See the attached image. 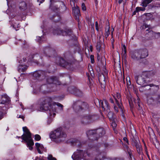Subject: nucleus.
Returning a JSON list of instances; mask_svg holds the SVG:
<instances>
[{
    "mask_svg": "<svg viewBox=\"0 0 160 160\" xmlns=\"http://www.w3.org/2000/svg\"><path fill=\"white\" fill-rule=\"evenodd\" d=\"M111 121L112 122V123L111 124V126L112 127L113 130H114L117 126V124L115 122V119L114 120V121Z\"/></svg>",
    "mask_w": 160,
    "mask_h": 160,
    "instance_id": "nucleus-33",
    "label": "nucleus"
},
{
    "mask_svg": "<svg viewBox=\"0 0 160 160\" xmlns=\"http://www.w3.org/2000/svg\"><path fill=\"white\" fill-rule=\"evenodd\" d=\"M123 140L125 142H126L127 144H129L128 140L126 137H124L123 138Z\"/></svg>",
    "mask_w": 160,
    "mask_h": 160,
    "instance_id": "nucleus-39",
    "label": "nucleus"
},
{
    "mask_svg": "<svg viewBox=\"0 0 160 160\" xmlns=\"http://www.w3.org/2000/svg\"><path fill=\"white\" fill-rule=\"evenodd\" d=\"M149 35L152 38H156V34H158V37H160V32H156L152 31H150L149 33Z\"/></svg>",
    "mask_w": 160,
    "mask_h": 160,
    "instance_id": "nucleus-27",
    "label": "nucleus"
},
{
    "mask_svg": "<svg viewBox=\"0 0 160 160\" xmlns=\"http://www.w3.org/2000/svg\"><path fill=\"white\" fill-rule=\"evenodd\" d=\"M130 154H128L129 155V157L130 158L131 160H135V158H132V153L131 152H130Z\"/></svg>",
    "mask_w": 160,
    "mask_h": 160,
    "instance_id": "nucleus-41",
    "label": "nucleus"
},
{
    "mask_svg": "<svg viewBox=\"0 0 160 160\" xmlns=\"http://www.w3.org/2000/svg\"><path fill=\"white\" fill-rule=\"evenodd\" d=\"M3 113L2 112H0V120L3 118Z\"/></svg>",
    "mask_w": 160,
    "mask_h": 160,
    "instance_id": "nucleus-43",
    "label": "nucleus"
},
{
    "mask_svg": "<svg viewBox=\"0 0 160 160\" xmlns=\"http://www.w3.org/2000/svg\"><path fill=\"white\" fill-rule=\"evenodd\" d=\"M23 130L24 133L21 138L27 143V146L29 150H31L33 148L32 146L34 145V142L31 138V133L26 127L23 128Z\"/></svg>",
    "mask_w": 160,
    "mask_h": 160,
    "instance_id": "nucleus-3",
    "label": "nucleus"
},
{
    "mask_svg": "<svg viewBox=\"0 0 160 160\" xmlns=\"http://www.w3.org/2000/svg\"><path fill=\"white\" fill-rule=\"evenodd\" d=\"M84 152L82 150H77L72 156L73 160H80L83 157Z\"/></svg>",
    "mask_w": 160,
    "mask_h": 160,
    "instance_id": "nucleus-11",
    "label": "nucleus"
},
{
    "mask_svg": "<svg viewBox=\"0 0 160 160\" xmlns=\"http://www.w3.org/2000/svg\"><path fill=\"white\" fill-rule=\"evenodd\" d=\"M72 89V88H68L69 92L71 93H73L75 94L76 95L78 96H81L82 94V92L80 91L79 90L77 89V88H74V90L75 92H72L71 91V89Z\"/></svg>",
    "mask_w": 160,
    "mask_h": 160,
    "instance_id": "nucleus-20",
    "label": "nucleus"
},
{
    "mask_svg": "<svg viewBox=\"0 0 160 160\" xmlns=\"http://www.w3.org/2000/svg\"><path fill=\"white\" fill-rule=\"evenodd\" d=\"M49 137L52 141L59 143L65 140L67 134L62 131V128H59L51 131L49 134Z\"/></svg>",
    "mask_w": 160,
    "mask_h": 160,
    "instance_id": "nucleus-2",
    "label": "nucleus"
},
{
    "mask_svg": "<svg viewBox=\"0 0 160 160\" xmlns=\"http://www.w3.org/2000/svg\"><path fill=\"white\" fill-rule=\"evenodd\" d=\"M72 88V89H71V91H72V92H75V91L74 90V88H74L72 87H69L68 88Z\"/></svg>",
    "mask_w": 160,
    "mask_h": 160,
    "instance_id": "nucleus-48",
    "label": "nucleus"
},
{
    "mask_svg": "<svg viewBox=\"0 0 160 160\" xmlns=\"http://www.w3.org/2000/svg\"><path fill=\"white\" fill-rule=\"evenodd\" d=\"M135 103L136 105H137L139 107H140L139 100V98H137V100H135Z\"/></svg>",
    "mask_w": 160,
    "mask_h": 160,
    "instance_id": "nucleus-37",
    "label": "nucleus"
},
{
    "mask_svg": "<svg viewBox=\"0 0 160 160\" xmlns=\"http://www.w3.org/2000/svg\"><path fill=\"white\" fill-rule=\"evenodd\" d=\"M155 87H156V88H157L158 89V86L156 85H155Z\"/></svg>",
    "mask_w": 160,
    "mask_h": 160,
    "instance_id": "nucleus-60",
    "label": "nucleus"
},
{
    "mask_svg": "<svg viewBox=\"0 0 160 160\" xmlns=\"http://www.w3.org/2000/svg\"><path fill=\"white\" fill-rule=\"evenodd\" d=\"M48 159L49 160H56V159L53 157L52 155H49L48 157Z\"/></svg>",
    "mask_w": 160,
    "mask_h": 160,
    "instance_id": "nucleus-35",
    "label": "nucleus"
},
{
    "mask_svg": "<svg viewBox=\"0 0 160 160\" xmlns=\"http://www.w3.org/2000/svg\"><path fill=\"white\" fill-rule=\"evenodd\" d=\"M53 91V90H47V91H45V92H51Z\"/></svg>",
    "mask_w": 160,
    "mask_h": 160,
    "instance_id": "nucleus-55",
    "label": "nucleus"
},
{
    "mask_svg": "<svg viewBox=\"0 0 160 160\" xmlns=\"http://www.w3.org/2000/svg\"><path fill=\"white\" fill-rule=\"evenodd\" d=\"M91 62L92 63H93L94 62V56L93 55H91L90 57Z\"/></svg>",
    "mask_w": 160,
    "mask_h": 160,
    "instance_id": "nucleus-38",
    "label": "nucleus"
},
{
    "mask_svg": "<svg viewBox=\"0 0 160 160\" xmlns=\"http://www.w3.org/2000/svg\"><path fill=\"white\" fill-rule=\"evenodd\" d=\"M150 3L149 2H148L147 0H142V6L145 7H147L148 4Z\"/></svg>",
    "mask_w": 160,
    "mask_h": 160,
    "instance_id": "nucleus-29",
    "label": "nucleus"
},
{
    "mask_svg": "<svg viewBox=\"0 0 160 160\" xmlns=\"http://www.w3.org/2000/svg\"><path fill=\"white\" fill-rule=\"evenodd\" d=\"M35 146L38 152L40 154L42 153V151L44 150V148L43 145L38 143H36Z\"/></svg>",
    "mask_w": 160,
    "mask_h": 160,
    "instance_id": "nucleus-21",
    "label": "nucleus"
},
{
    "mask_svg": "<svg viewBox=\"0 0 160 160\" xmlns=\"http://www.w3.org/2000/svg\"><path fill=\"white\" fill-rule=\"evenodd\" d=\"M114 110H115V112H118V107H117L116 106H114Z\"/></svg>",
    "mask_w": 160,
    "mask_h": 160,
    "instance_id": "nucleus-46",
    "label": "nucleus"
},
{
    "mask_svg": "<svg viewBox=\"0 0 160 160\" xmlns=\"http://www.w3.org/2000/svg\"><path fill=\"white\" fill-rule=\"evenodd\" d=\"M155 73L153 72H143L141 75H137L135 77V79L137 83L142 87H145L148 86V84L144 85L146 83V81L144 77H148L152 75H154Z\"/></svg>",
    "mask_w": 160,
    "mask_h": 160,
    "instance_id": "nucleus-4",
    "label": "nucleus"
},
{
    "mask_svg": "<svg viewBox=\"0 0 160 160\" xmlns=\"http://www.w3.org/2000/svg\"><path fill=\"white\" fill-rule=\"evenodd\" d=\"M95 154L96 155L94 160H108L105 159V153L103 152H100L98 148L95 149Z\"/></svg>",
    "mask_w": 160,
    "mask_h": 160,
    "instance_id": "nucleus-9",
    "label": "nucleus"
},
{
    "mask_svg": "<svg viewBox=\"0 0 160 160\" xmlns=\"http://www.w3.org/2000/svg\"><path fill=\"white\" fill-rule=\"evenodd\" d=\"M105 133V131L103 128H99L96 130L89 131L88 132L87 134L89 135L91 137L93 136V137L98 136L100 137L103 135Z\"/></svg>",
    "mask_w": 160,
    "mask_h": 160,
    "instance_id": "nucleus-6",
    "label": "nucleus"
},
{
    "mask_svg": "<svg viewBox=\"0 0 160 160\" xmlns=\"http://www.w3.org/2000/svg\"><path fill=\"white\" fill-rule=\"evenodd\" d=\"M71 142L74 145H79V141L77 139H73L72 141Z\"/></svg>",
    "mask_w": 160,
    "mask_h": 160,
    "instance_id": "nucleus-30",
    "label": "nucleus"
},
{
    "mask_svg": "<svg viewBox=\"0 0 160 160\" xmlns=\"http://www.w3.org/2000/svg\"><path fill=\"white\" fill-rule=\"evenodd\" d=\"M109 29L110 27L109 26H108L106 27L105 30V34L106 38H107L110 34Z\"/></svg>",
    "mask_w": 160,
    "mask_h": 160,
    "instance_id": "nucleus-28",
    "label": "nucleus"
},
{
    "mask_svg": "<svg viewBox=\"0 0 160 160\" xmlns=\"http://www.w3.org/2000/svg\"><path fill=\"white\" fill-rule=\"evenodd\" d=\"M28 68L26 65H19L18 68V71L19 72H24Z\"/></svg>",
    "mask_w": 160,
    "mask_h": 160,
    "instance_id": "nucleus-23",
    "label": "nucleus"
},
{
    "mask_svg": "<svg viewBox=\"0 0 160 160\" xmlns=\"http://www.w3.org/2000/svg\"><path fill=\"white\" fill-rule=\"evenodd\" d=\"M103 81H105V78H104V76H103Z\"/></svg>",
    "mask_w": 160,
    "mask_h": 160,
    "instance_id": "nucleus-63",
    "label": "nucleus"
},
{
    "mask_svg": "<svg viewBox=\"0 0 160 160\" xmlns=\"http://www.w3.org/2000/svg\"><path fill=\"white\" fill-rule=\"evenodd\" d=\"M124 147L125 150H127L128 154H130V152H131V151L130 149L129 148L128 146L127 145H125Z\"/></svg>",
    "mask_w": 160,
    "mask_h": 160,
    "instance_id": "nucleus-31",
    "label": "nucleus"
},
{
    "mask_svg": "<svg viewBox=\"0 0 160 160\" xmlns=\"http://www.w3.org/2000/svg\"><path fill=\"white\" fill-rule=\"evenodd\" d=\"M44 1V0H38V2L40 3L39 5H40V4L42 3Z\"/></svg>",
    "mask_w": 160,
    "mask_h": 160,
    "instance_id": "nucleus-47",
    "label": "nucleus"
},
{
    "mask_svg": "<svg viewBox=\"0 0 160 160\" xmlns=\"http://www.w3.org/2000/svg\"><path fill=\"white\" fill-rule=\"evenodd\" d=\"M22 61H22V60H21V61H20H20H19V63H22V62H26V58H23V60H22Z\"/></svg>",
    "mask_w": 160,
    "mask_h": 160,
    "instance_id": "nucleus-45",
    "label": "nucleus"
},
{
    "mask_svg": "<svg viewBox=\"0 0 160 160\" xmlns=\"http://www.w3.org/2000/svg\"><path fill=\"white\" fill-rule=\"evenodd\" d=\"M99 118L98 115H88L83 117L82 120V122L84 124L92 123L98 120Z\"/></svg>",
    "mask_w": 160,
    "mask_h": 160,
    "instance_id": "nucleus-5",
    "label": "nucleus"
},
{
    "mask_svg": "<svg viewBox=\"0 0 160 160\" xmlns=\"http://www.w3.org/2000/svg\"><path fill=\"white\" fill-rule=\"evenodd\" d=\"M98 40L96 48L97 50V52L98 58L100 57L99 53L101 50V47L103 44L104 39V37L101 35H100L98 37Z\"/></svg>",
    "mask_w": 160,
    "mask_h": 160,
    "instance_id": "nucleus-10",
    "label": "nucleus"
},
{
    "mask_svg": "<svg viewBox=\"0 0 160 160\" xmlns=\"http://www.w3.org/2000/svg\"><path fill=\"white\" fill-rule=\"evenodd\" d=\"M95 27L96 29L98 31V22H95Z\"/></svg>",
    "mask_w": 160,
    "mask_h": 160,
    "instance_id": "nucleus-42",
    "label": "nucleus"
},
{
    "mask_svg": "<svg viewBox=\"0 0 160 160\" xmlns=\"http://www.w3.org/2000/svg\"><path fill=\"white\" fill-rule=\"evenodd\" d=\"M73 12L76 16V18H78L80 15V11L78 8H72Z\"/></svg>",
    "mask_w": 160,
    "mask_h": 160,
    "instance_id": "nucleus-24",
    "label": "nucleus"
},
{
    "mask_svg": "<svg viewBox=\"0 0 160 160\" xmlns=\"http://www.w3.org/2000/svg\"><path fill=\"white\" fill-rule=\"evenodd\" d=\"M122 1H123V0H118V3L120 4L122 2Z\"/></svg>",
    "mask_w": 160,
    "mask_h": 160,
    "instance_id": "nucleus-54",
    "label": "nucleus"
},
{
    "mask_svg": "<svg viewBox=\"0 0 160 160\" xmlns=\"http://www.w3.org/2000/svg\"><path fill=\"white\" fill-rule=\"evenodd\" d=\"M145 9V8L139 7H138L136 8V11L137 12H138L139 11H144Z\"/></svg>",
    "mask_w": 160,
    "mask_h": 160,
    "instance_id": "nucleus-34",
    "label": "nucleus"
},
{
    "mask_svg": "<svg viewBox=\"0 0 160 160\" xmlns=\"http://www.w3.org/2000/svg\"><path fill=\"white\" fill-rule=\"evenodd\" d=\"M131 139L132 140V145L133 146H135L137 148L138 152H140L141 149V145L138 136L136 135L135 136H133L131 138Z\"/></svg>",
    "mask_w": 160,
    "mask_h": 160,
    "instance_id": "nucleus-8",
    "label": "nucleus"
},
{
    "mask_svg": "<svg viewBox=\"0 0 160 160\" xmlns=\"http://www.w3.org/2000/svg\"><path fill=\"white\" fill-rule=\"evenodd\" d=\"M58 32L57 33V34L61 35L62 36H70L72 34V31L71 30L66 29L65 31L58 30H57Z\"/></svg>",
    "mask_w": 160,
    "mask_h": 160,
    "instance_id": "nucleus-15",
    "label": "nucleus"
},
{
    "mask_svg": "<svg viewBox=\"0 0 160 160\" xmlns=\"http://www.w3.org/2000/svg\"><path fill=\"white\" fill-rule=\"evenodd\" d=\"M99 79V81H101V80H101V78H100Z\"/></svg>",
    "mask_w": 160,
    "mask_h": 160,
    "instance_id": "nucleus-64",
    "label": "nucleus"
},
{
    "mask_svg": "<svg viewBox=\"0 0 160 160\" xmlns=\"http://www.w3.org/2000/svg\"><path fill=\"white\" fill-rule=\"evenodd\" d=\"M149 86H150V87H152V86H153V85H152V84H150V85H149Z\"/></svg>",
    "mask_w": 160,
    "mask_h": 160,
    "instance_id": "nucleus-62",
    "label": "nucleus"
},
{
    "mask_svg": "<svg viewBox=\"0 0 160 160\" xmlns=\"http://www.w3.org/2000/svg\"><path fill=\"white\" fill-rule=\"evenodd\" d=\"M60 64L63 67H67L69 68L71 67V63L65 61L63 58H60L59 59Z\"/></svg>",
    "mask_w": 160,
    "mask_h": 160,
    "instance_id": "nucleus-16",
    "label": "nucleus"
},
{
    "mask_svg": "<svg viewBox=\"0 0 160 160\" xmlns=\"http://www.w3.org/2000/svg\"><path fill=\"white\" fill-rule=\"evenodd\" d=\"M10 99L8 97L6 94L2 96V100L0 102L1 104H5L8 103Z\"/></svg>",
    "mask_w": 160,
    "mask_h": 160,
    "instance_id": "nucleus-19",
    "label": "nucleus"
},
{
    "mask_svg": "<svg viewBox=\"0 0 160 160\" xmlns=\"http://www.w3.org/2000/svg\"><path fill=\"white\" fill-rule=\"evenodd\" d=\"M74 108L76 112L84 110H87L89 108V105L86 102H78L77 103L76 106H74Z\"/></svg>",
    "mask_w": 160,
    "mask_h": 160,
    "instance_id": "nucleus-7",
    "label": "nucleus"
},
{
    "mask_svg": "<svg viewBox=\"0 0 160 160\" xmlns=\"http://www.w3.org/2000/svg\"><path fill=\"white\" fill-rule=\"evenodd\" d=\"M45 72L42 71H36L34 72L33 76L34 77L37 78L40 77V76L44 75Z\"/></svg>",
    "mask_w": 160,
    "mask_h": 160,
    "instance_id": "nucleus-22",
    "label": "nucleus"
},
{
    "mask_svg": "<svg viewBox=\"0 0 160 160\" xmlns=\"http://www.w3.org/2000/svg\"><path fill=\"white\" fill-rule=\"evenodd\" d=\"M40 136L38 134H36L35 135V139L36 141H39L41 139Z\"/></svg>",
    "mask_w": 160,
    "mask_h": 160,
    "instance_id": "nucleus-36",
    "label": "nucleus"
},
{
    "mask_svg": "<svg viewBox=\"0 0 160 160\" xmlns=\"http://www.w3.org/2000/svg\"><path fill=\"white\" fill-rule=\"evenodd\" d=\"M156 38H158L160 37H158V34H156Z\"/></svg>",
    "mask_w": 160,
    "mask_h": 160,
    "instance_id": "nucleus-56",
    "label": "nucleus"
},
{
    "mask_svg": "<svg viewBox=\"0 0 160 160\" xmlns=\"http://www.w3.org/2000/svg\"><path fill=\"white\" fill-rule=\"evenodd\" d=\"M20 9L25 10L27 8V5L26 3L24 2H22L20 3L19 4Z\"/></svg>",
    "mask_w": 160,
    "mask_h": 160,
    "instance_id": "nucleus-25",
    "label": "nucleus"
},
{
    "mask_svg": "<svg viewBox=\"0 0 160 160\" xmlns=\"http://www.w3.org/2000/svg\"><path fill=\"white\" fill-rule=\"evenodd\" d=\"M98 101L100 106H101L104 110H107V112L110 110V107L106 100L103 99V100H100V101L98 100Z\"/></svg>",
    "mask_w": 160,
    "mask_h": 160,
    "instance_id": "nucleus-12",
    "label": "nucleus"
},
{
    "mask_svg": "<svg viewBox=\"0 0 160 160\" xmlns=\"http://www.w3.org/2000/svg\"><path fill=\"white\" fill-rule=\"evenodd\" d=\"M71 0V4H72V3H74V1H73V0Z\"/></svg>",
    "mask_w": 160,
    "mask_h": 160,
    "instance_id": "nucleus-58",
    "label": "nucleus"
},
{
    "mask_svg": "<svg viewBox=\"0 0 160 160\" xmlns=\"http://www.w3.org/2000/svg\"><path fill=\"white\" fill-rule=\"evenodd\" d=\"M48 48H46L45 49V50L44 51V56H45L46 55V54H45V52H48Z\"/></svg>",
    "mask_w": 160,
    "mask_h": 160,
    "instance_id": "nucleus-44",
    "label": "nucleus"
},
{
    "mask_svg": "<svg viewBox=\"0 0 160 160\" xmlns=\"http://www.w3.org/2000/svg\"><path fill=\"white\" fill-rule=\"evenodd\" d=\"M92 139L93 140H97L98 139V137H96V138H94V139Z\"/></svg>",
    "mask_w": 160,
    "mask_h": 160,
    "instance_id": "nucleus-57",
    "label": "nucleus"
},
{
    "mask_svg": "<svg viewBox=\"0 0 160 160\" xmlns=\"http://www.w3.org/2000/svg\"><path fill=\"white\" fill-rule=\"evenodd\" d=\"M108 116L110 120V121H114L115 119V118L114 116L113 113L111 111L109 112L108 111Z\"/></svg>",
    "mask_w": 160,
    "mask_h": 160,
    "instance_id": "nucleus-26",
    "label": "nucleus"
},
{
    "mask_svg": "<svg viewBox=\"0 0 160 160\" xmlns=\"http://www.w3.org/2000/svg\"><path fill=\"white\" fill-rule=\"evenodd\" d=\"M60 107L61 109L63 110V105L60 103L53 102L52 98L50 97H46L41 100L40 104V109L41 111H48L49 110V114L53 116L56 115V106Z\"/></svg>",
    "mask_w": 160,
    "mask_h": 160,
    "instance_id": "nucleus-1",
    "label": "nucleus"
},
{
    "mask_svg": "<svg viewBox=\"0 0 160 160\" xmlns=\"http://www.w3.org/2000/svg\"><path fill=\"white\" fill-rule=\"evenodd\" d=\"M127 84L128 85H129L131 84V82L130 81V80H129L128 82H127Z\"/></svg>",
    "mask_w": 160,
    "mask_h": 160,
    "instance_id": "nucleus-53",
    "label": "nucleus"
},
{
    "mask_svg": "<svg viewBox=\"0 0 160 160\" xmlns=\"http://www.w3.org/2000/svg\"><path fill=\"white\" fill-rule=\"evenodd\" d=\"M113 96L118 108L121 109V111H122V104L121 103V99L120 94L117 92L116 94H114V95H113Z\"/></svg>",
    "mask_w": 160,
    "mask_h": 160,
    "instance_id": "nucleus-14",
    "label": "nucleus"
},
{
    "mask_svg": "<svg viewBox=\"0 0 160 160\" xmlns=\"http://www.w3.org/2000/svg\"><path fill=\"white\" fill-rule=\"evenodd\" d=\"M52 116L50 115V117L48 121V124H50V123L52 122V118H53L55 116V115L54 116H53L52 113Z\"/></svg>",
    "mask_w": 160,
    "mask_h": 160,
    "instance_id": "nucleus-32",
    "label": "nucleus"
},
{
    "mask_svg": "<svg viewBox=\"0 0 160 160\" xmlns=\"http://www.w3.org/2000/svg\"><path fill=\"white\" fill-rule=\"evenodd\" d=\"M141 59L145 58L148 55V52L146 49L138 50Z\"/></svg>",
    "mask_w": 160,
    "mask_h": 160,
    "instance_id": "nucleus-17",
    "label": "nucleus"
},
{
    "mask_svg": "<svg viewBox=\"0 0 160 160\" xmlns=\"http://www.w3.org/2000/svg\"><path fill=\"white\" fill-rule=\"evenodd\" d=\"M42 38L40 37H37V39L38 40V41H40L41 39H42Z\"/></svg>",
    "mask_w": 160,
    "mask_h": 160,
    "instance_id": "nucleus-51",
    "label": "nucleus"
},
{
    "mask_svg": "<svg viewBox=\"0 0 160 160\" xmlns=\"http://www.w3.org/2000/svg\"><path fill=\"white\" fill-rule=\"evenodd\" d=\"M148 2H150V3L153 0H147Z\"/></svg>",
    "mask_w": 160,
    "mask_h": 160,
    "instance_id": "nucleus-59",
    "label": "nucleus"
},
{
    "mask_svg": "<svg viewBox=\"0 0 160 160\" xmlns=\"http://www.w3.org/2000/svg\"><path fill=\"white\" fill-rule=\"evenodd\" d=\"M82 8L83 11H85L86 10V8L85 5L84 3H82Z\"/></svg>",
    "mask_w": 160,
    "mask_h": 160,
    "instance_id": "nucleus-40",
    "label": "nucleus"
},
{
    "mask_svg": "<svg viewBox=\"0 0 160 160\" xmlns=\"http://www.w3.org/2000/svg\"><path fill=\"white\" fill-rule=\"evenodd\" d=\"M47 82L48 84H52L53 87L55 86V85H59L58 78L55 77H51L47 79Z\"/></svg>",
    "mask_w": 160,
    "mask_h": 160,
    "instance_id": "nucleus-13",
    "label": "nucleus"
},
{
    "mask_svg": "<svg viewBox=\"0 0 160 160\" xmlns=\"http://www.w3.org/2000/svg\"><path fill=\"white\" fill-rule=\"evenodd\" d=\"M110 101L111 103H114V101L112 98H110Z\"/></svg>",
    "mask_w": 160,
    "mask_h": 160,
    "instance_id": "nucleus-49",
    "label": "nucleus"
},
{
    "mask_svg": "<svg viewBox=\"0 0 160 160\" xmlns=\"http://www.w3.org/2000/svg\"><path fill=\"white\" fill-rule=\"evenodd\" d=\"M20 105L21 106L22 108L23 109V106H22V104H20Z\"/></svg>",
    "mask_w": 160,
    "mask_h": 160,
    "instance_id": "nucleus-61",
    "label": "nucleus"
},
{
    "mask_svg": "<svg viewBox=\"0 0 160 160\" xmlns=\"http://www.w3.org/2000/svg\"><path fill=\"white\" fill-rule=\"evenodd\" d=\"M157 99L158 102H160V95H158Z\"/></svg>",
    "mask_w": 160,
    "mask_h": 160,
    "instance_id": "nucleus-50",
    "label": "nucleus"
},
{
    "mask_svg": "<svg viewBox=\"0 0 160 160\" xmlns=\"http://www.w3.org/2000/svg\"><path fill=\"white\" fill-rule=\"evenodd\" d=\"M131 58L136 60H138L141 59V57L138 50H136L131 55Z\"/></svg>",
    "mask_w": 160,
    "mask_h": 160,
    "instance_id": "nucleus-18",
    "label": "nucleus"
},
{
    "mask_svg": "<svg viewBox=\"0 0 160 160\" xmlns=\"http://www.w3.org/2000/svg\"><path fill=\"white\" fill-rule=\"evenodd\" d=\"M18 118H22V119H23L24 118V116H22V115H20L19 116V117H18Z\"/></svg>",
    "mask_w": 160,
    "mask_h": 160,
    "instance_id": "nucleus-52",
    "label": "nucleus"
}]
</instances>
